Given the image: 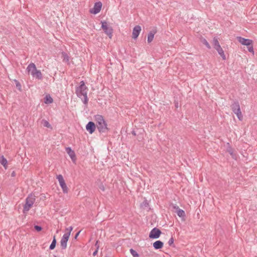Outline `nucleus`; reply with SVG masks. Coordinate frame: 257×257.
Instances as JSON below:
<instances>
[{"instance_id":"nucleus-1","label":"nucleus","mask_w":257,"mask_h":257,"mask_svg":"<svg viewBox=\"0 0 257 257\" xmlns=\"http://www.w3.org/2000/svg\"><path fill=\"white\" fill-rule=\"evenodd\" d=\"M87 90V87L85 85L84 81H81L80 85L76 87L75 93L77 96L81 99L85 105H87L88 101Z\"/></svg>"},{"instance_id":"nucleus-2","label":"nucleus","mask_w":257,"mask_h":257,"mask_svg":"<svg viewBox=\"0 0 257 257\" xmlns=\"http://www.w3.org/2000/svg\"><path fill=\"white\" fill-rule=\"evenodd\" d=\"M96 127L100 133H105L109 131L107 123L101 115L97 114L94 116Z\"/></svg>"},{"instance_id":"nucleus-3","label":"nucleus","mask_w":257,"mask_h":257,"mask_svg":"<svg viewBox=\"0 0 257 257\" xmlns=\"http://www.w3.org/2000/svg\"><path fill=\"white\" fill-rule=\"evenodd\" d=\"M36 200V196L33 194H30L26 199V203L24 205L23 212H28L32 207Z\"/></svg>"},{"instance_id":"nucleus-4","label":"nucleus","mask_w":257,"mask_h":257,"mask_svg":"<svg viewBox=\"0 0 257 257\" xmlns=\"http://www.w3.org/2000/svg\"><path fill=\"white\" fill-rule=\"evenodd\" d=\"M73 229L72 226H70L66 229L67 230V232L65 233L60 241V246L62 249H65L67 247V241L69 239L71 231Z\"/></svg>"},{"instance_id":"nucleus-5","label":"nucleus","mask_w":257,"mask_h":257,"mask_svg":"<svg viewBox=\"0 0 257 257\" xmlns=\"http://www.w3.org/2000/svg\"><path fill=\"white\" fill-rule=\"evenodd\" d=\"M231 109L234 113H235L239 120H242L243 116L241 112L240 105L238 101L233 102L231 105Z\"/></svg>"},{"instance_id":"nucleus-6","label":"nucleus","mask_w":257,"mask_h":257,"mask_svg":"<svg viewBox=\"0 0 257 257\" xmlns=\"http://www.w3.org/2000/svg\"><path fill=\"white\" fill-rule=\"evenodd\" d=\"M101 28L104 33L108 36L110 39L112 37L113 29L110 26H108L105 21L101 22Z\"/></svg>"},{"instance_id":"nucleus-7","label":"nucleus","mask_w":257,"mask_h":257,"mask_svg":"<svg viewBox=\"0 0 257 257\" xmlns=\"http://www.w3.org/2000/svg\"><path fill=\"white\" fill-rule=\"evenodd\" d=\"M57 179H58L60 186H61L63 192L64 193H67L68 192V187L65 183V180L62 175L60 174L57 176Z\"/></svg>"},{"instance_id":"nucleus-8","label":"nucleus","mask_w":257,"mask_h":257,"mask_svg":"<svg viewBox=\"0 0 257 257\" xmlns=\"http://www.w3.org/2000/svg\"><path fill=\"white\" fill-rule=\"evenodd\" d=\"M161 233V231L159 229L155 227L150 232L149 237L153 239L158 238L160 236Z\"/></svg>"},{"instance_id":"nucleus-9","label":"nucleus","mask_w":257,"mask_h":257,"mask_svg":"<svg viewBox=\"0 0 257 257\" xmlns=\"http://www.w3.org/2000/svg\"><path fill=\"white\" fill-rule=\"evenodd\" d=\"M237 40L243 45L248 46L252 44V41L251 40L245 39L241 37H237Z\"/></svg>"},{"instance_id":"nucleus-10","label":"nucleus","mask_w":257,"mask_h":257,"mask_svg":"<svg viewBox=\"0 0 257 257\" xmlns=\"http://www.w3.org/2000/svg\"><path fill=\"white\" fill-rule=\"evenodd\" d=\"M96 125L92 121H89L86 124V129L90 134H92L95 131Z\"/></svg>"},{"instance_id":"nucleus-11","label":"nucleus","mask_w":257,"mask_h":257,"mask_svg":"<svg viewBox=\"0 0 257 257\" xmlns=\"http://www.w3.org/2000/svg\"><path fill=\"white\" fill-rule=\"evenodd\" d=\"M141 31V26H140L139 25L136 26L134 28L133 30V34H132L133 38H134V39H137Z\"/></svg>"},{"instance_id":"nucleus-12","label":"nucleus","mask_w":257,"mask_h":257,"mask_svg":"<svg viewBox=\"0 0 257 257\" xmlns=\"http://www.w3.org/2000/svg\"><path fill=\"white\" fill-rule=\"evenodd\" d=\"M67 153L68 154L73 162L75 163L76 160V155L74 151L71 149L70 147L66 148Z\"/></svg>"},{"instance_id":"nucleus-13","label":"nucleus","mask_w":257,"mask_h":257,"mask_svg":"<svg viewBox=\"0 0 257 257\" xmlns=\"http://www.w3.org/2000/svg\"><path fill=\"white\" fill-rule=\"evenodd\" d=\"M102 7V4L101 2H97L95 4L93 8V12H91L94 14H96L98 13Z\"/></svg>"},{"instance_id":"nucleus-14","label":"nucleus","mask_w":257,"mask_h":257,"mask_svg":"<svg viewBox=\"0 0 257 257\" xmlns=\"http://www.w3.org/2000/svg\"><path fill=\"white\" fill-rule=\"evenodd\" d=\"M31 75L33 77H36L37 78L40 80L42 79L43 78L41 71L37 70V68L33 72L31 73Z\"/></svg>"},{"instance_id":"nucleus-15","label":"nucleus","mask_w":257,"mask_h":257,"mask_svg":"<svg viewBox=\"0 0 257 257\" xmlns=\"http://www.w3.org/2000/svg\"><path fill=\"white\" fill-rule=\"evenodd\" d=\"M163 242L161 240H157L153 243V247L155 249H161L163 246Z\"/></svg>"},{"instance_id":"nucleus-16","label":"nucleus","mask_w":257,"mask_h":257,"mask_svg":"<svg viewBox=\"0 0 257 257\" xmlns=\"http://www.w3.org/2000/svg\"><path fill=\"white\" fill-rule=\"evenodd\" d=\"M156 33V30H153L150 31L148 35L147 38V41L149 43L152 42L153 39L154 38V35Z\"/></svg>"},{"instance_id":"nucleus-17","label":"nucleus","mask_w":257,"mask_h":257,"mask_svg":"<svg viewBox=\"0 0 257 257\" xmlns=\"http://www.w3.org/2000/svg\"><path fill=\"white\" fill-rule=\"evenodd\" d=\"M216 50L217 51L218 54L222 57L223 60L226 59V57L224 53V51L223 50L221 47L220 46L216 48H215Z\"/></svg>"},{"instance_id":"nucleus-18","label":"nucleus","mask_w":257,"mask_h":257,"mask_svg":"<svg viewBox=\"0 0 257 257\" xmlns=\"http://www.w3.org/2000/svg\"><path fill=\"white\" fill-rule=\"evenodd\" d=\"M36 69V65L34 63H31L30 64L28 65L27 70L29 72V73H32L33 72L34 70H35Z\"/></svg>"},{"instance_id":"nucleus-19","label":"nucleus","mask_w":257,"mask_h":257,"mask_svg":"<svg viewBox=\"0 0 257 257\" xmlns=\"http://www.w3.org/2000/svg\"><path fill=\"white\" fill-rule=\"evenodd\" d=\"M53 99L49 94H47L44 98V102L46 104H51L53 102Z\"/></svg>"},{"instance_id":"nucleus-20","label":"nucleus","mask_w":257,"mask_h":257,"mask_svg":"<svg viewBox=\"0 0 257 257\" xmlns=\"http://www.w3.org/2000/svg\"><path fill=\"white\" fill-rule=\"evenodd\" d=\"M56 243H57V241H56V236H55V235H54L53 240L51 242V244H50V245L49 246V249H50V250L54 249L56 246Z\"/></svg>"},{"instance_id":"nucleus-21","label":"nucleus","mask_w":257,"mask_h":257,"mask_svg":"<svg viewBox=\"0 0 257 257\" xmlns=\"http://www.w3.org/2000/svg\"><path fill=\"white\" fill-rule=\"evenodd\" d=\"M176 213L180 217H184L185 216V211L179 208L176 210Z\"/></svg>"},{"instance_id":"nucleus-22","label":"nucleus","mask_w":257,"mask_h":257,"mask_svg":"<svg viewBox=\"0 0 257 257\" xmlns=\"http://www.w3.org/2000/svg\"><path fill=\"white\" fill-rule=\"evenodd\" d=\"M7 159L4 158V157L3 156H2L1 158H0V163L4 166V167L6 168V167H7Z\"/></svg>"},{"instance_id":"nucleus-23","label":"nucleus","mask_w":257,"mask_h":257,"mask_svg":"<svg viewBox=\"0 0 257 257\" xmlns=\"http://www.w3.org/2000/svg\"><path fill=\"white\" fill-rule=\"evenodd\" d=\"M213 45L214 48L220 46L218 41V39L216 37H214L213 39Z\"/></svg>"},{"instance_id":"nucleus-24","label":"nucleus","mask_w":257,"mask_h":257,"mask_svg":"<svg viewBox=\"0 0 257 257\" xmlns=\"http://www.w3.org/2000/svg\"><path fill=\"white\" fill-rule=\"evenodd\" d=\"M227 152L229 153V154L231 156L232 158L234 159H236V156L235 154L233 153V151L231 148H229L227 149Z\"/></svg>"},{"instance_id":"nucleus-25","label":"nucleus","mask_w":257,"mask_h":257,"mask_svg":"<svg viewBox=\"0 0 257 257\" xmlns=\"http://www.w3.org/2000/svg\"><path fill=\"white\" fill-rule=\"evenodd\" d=\"M42 123H43L44 126L48 127V128L51 127V125L49 123L48 121L43 119V120H42Z\"/></svg>"},{"instance_id":"nucleus-26","label":"nucleus","mask_w":257,"mask_h":257,"mask_svg":"<svg viewBox=\"0 0 257 257\" xmlns=\"http://www.w3.org/2000/svg\"><path fill=\"white\" fill-rule=\"evenodd\" d=\"M130 251L131 253V254L134 256V257H139V254L138 253V252L137 251H136L134 249H133V248H131L130 250Z\"/></svg>"},{"instance_id":"nucleus-27","label":"nucleus","mask_w":257,"mask_h":257,"mask_svg":"<svg viewBox=\"0 0 257 257\" xmlns=\"http://www.w3.org/2000/svg\"><path fill=\"white\" fill-rule=\"evenodd\" d=\"M247 46L248 51L249 52L251 53L253 55H254V52L252 44H251L250 45H248Z\"/></svg>"},{"instance_id":"nucleus-28","label":"nucleus","mask_w":257,"mask_h":257,"mask_svg":"<svg viewBox=\"0 0 257 257\" xmlns=\"http://www.w3.org/2000/svg\"><path fill=\"white\" fill-rule=\"evenodd\" d=\"M62 55L63 56V60L65 61L66 62H68L69 60V57L68 56V55L63 52L62 53Z\"/></svg>"},{"instance_id":"nucleus-29","label":"nucleus","mask_w":257,"mask_h":257,"mask_svg":"<svg viewBox=\"0 0 257 257\" xmlns=\"http://www.w3.org/2000/svg\"><path fill=\"white\" fill-rule=\"evenodd\" d=\"M202 43H203V44H204L206 47L210 49L211 48V47H210V45H209V44L208 43V42H207V41L204 39L203 40H202Z\"/></svg>"},{"instance_id":"nucleus-30","label":"nucleus","mask_w":257,"mask_h":257,"mask_svg":"<svg viewBox=\"0 0 257 257\" xmlns=\"http://www.w3.org/2000/svg\"><path fill=\"white\" fill-rule=\"evenodd\" d=\"M174 238L173 237H171L168 240V243L169 246H173L174 245Z\"/></svg>"},{"instance_id":"nucleus-31","label":"nucleus","mask_w":257,"mask_h":257,"mask_svg":"<svg viewBox=\"0 0 257 257\" xmlns=\"http://www.w3.org/2000/svg\"><path fill=\"white\" fill-rule=\"evenodd\" d=\"M34 228L37 231H40L42 229V227L41 226H39V225H35L34 226Z\"/></svg>"},{"instance_id":"nucleus-32","label":"nucleus","mask_w":257,"mask_h":257,"mask_svg":"<svg viewBox=\"0 0 257 257\" xmlns=\"http://www.w3.org/2000/svg\"><path fill=\"white\" fill-rule=\"evenodd\" d=\"M16 85L17 88L19 90H21V84L20 83V82L19 81H18L17 80H16Z\"/></svg>"},{"instance_id":"nucleus-33","label":"nucleus","mask_w":257,"mask_h":257,"mask_svg":"<svg viewBox=\"0 0 257 257\" xmlns=\"http://www.w3.org/2000/svg\"><path fill=\"white\" fill-rule=\"evenodd\" d=\"M95 246L96 247V249H99V241L98 240H97L95 243Z\"/></svg>"},{"instance_id":"nucleus-34","label":"nucleus","mask_w":257,"mask_h":257,"mask_svg":"<svg viewBox=\"0 0 257 257\" xmlns=\"http://www.w3.org/2000/svg\"><path fill=\"white\" fill-rule=\"evenodd\" d=\"M172 206H173V208L175 209L176 210H177L178 209H179V207L176 204L173 205Z\"/></svg>"},{"instance_id":"nucleus-35","label":"nucleus","mask_w":257,"mask_h":257,"mask_svg":"<svg viewBox=\"0 0 257 257\" xmlns=\"http://www.w3.org/2000/svg\"><path fill=\"white\" fill-rule=\"evenodd\" d=\"M99 188L102 191H104L105 190V188L103 185H101L99 186Z\"/></svg>"},{"instance_id":"nucleus-36","label":"nucleus","mask_w":257,"mask_h":257,"mask_svg":"<svg viewBox=\"0 0 257 257\" xmlns=\"http://www.w3.org/2000/svg\"><path fill=\"white\" fill-rule=\"evenodd\" d=\"M98 249H96L93 252V256H95L97 254V253L98 252Z\"/></svg>"},{"instance_id":"nucleus-37","label":"nucleus","mask_w":257,"mask_h":257,"mask_svg":"<svg viewBox=\"0 0 257 257\" xmlns=\"http://www.w3.org/2000/svg\"><path fill=\"white\" fill-rule=\"evenodd\" d=\"M80 231H78V232L75 234V237H74L75 239H76V238H77V236H78V235H79V234L80 233Z\"/></svg>"},{"instance_id":"nucleus-38","label":"nucleus","mask_w":257,"mask_h":257,"mask_svg":"<svg viewBox=\"0 0 257 257\" xmlns=\"http://www.w3.org/2000/svg\"><path fill=\"white\" fill-rule=\"evenodd\" d=\"M12 176L15 177V172L13 171L12 173Z\"/></svg>"},{"instance_id":"nucleus-39","label":"nucleus","mask_w":257,"mask_h":257,"mask_svg":"<svg viewBox=\"0 0 257 257\" xmlns=\"http://www.w3.org/2000/svg\"><path fill=\"white\" fill-rule=\"evenodd\" d=\"M175 106L176 107H178V103H176V104H175Z\"/></svg>"}]
</instances>
